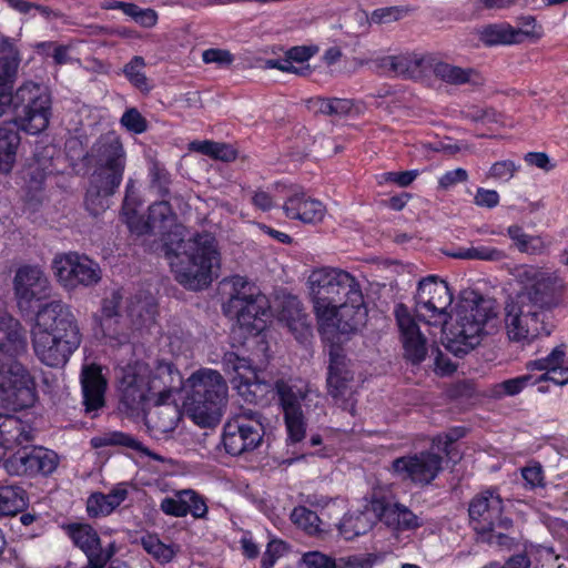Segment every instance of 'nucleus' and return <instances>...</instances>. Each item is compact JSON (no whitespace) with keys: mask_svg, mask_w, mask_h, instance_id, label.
Masks as SVG:
<instances>
[{"mask_svg":"<svg viewBox=\"0 0 568 568\" xmlns=\"http://www.w3.org/2000/svg\"><path fill=\"white\" fill-rule=\"evenodd\" d=\"M120 216L132 234L142 235V199L133 180L126 184Z\"/></svg>","mask_w":568,"mask_h":568,"instance_id":"33","label":"nucleus"},{"mask_svg":"<svg viewBox=\"0 0 568 568\" xmlns=\"http://www.w3.org/2000/svg\"><path fill=\"white\" fill-rule=\"evenodd\" d=\"M551 316L516 297L505 307V327L511 342L530 344L539 336H548L554 325Z\"/></svg>","mask_w":568,"mask_h":568,"instance_id":"9","label":"nucleus"},{"mask_svg":"<svg viewBox=\"0 0 568 568\" xmlns=\"http://www.w3.org/2000/svg\"><path fill=\"white\" fill-rule=\"evenodd\" d=\"M124 298L123 288L112 290L101 302L100 327L105 336L114 337L120 343H130L131 335L111 331V321L120 316V305Z\"/></svg>","mask_w":568,"mask_h":568,"instance_id":"35","label":"nucleus"},{"mask_svg":"<svg viewBox=\"0 0 568 568\" xmlns=\"http://www.w3.org/2000/svg\"><path fill=\"white\" fill-rule=\"evenodd\" d=\"M125 484L116 485L109 494L94 493L87 500V511L90 517L110 515L126 498Z\"/></svg>","mask_w":568,"mask_h":568,"instance_id":"36","label":"nucleus"},{"mask_svg":"<svg viewBox=\"0 0 568 568\" xmlns=\"http://www.w3.org/2000/svg\"><path fill=\"white\" fill-rule=\"evenodd\" d=\"M452 302L453 293L446 281L436 275L419 281L415 295L417 316L428 325L445 326L447 349L464 357L498 331L499 304L495 298L470 292L459 301L454 314L448 315Z\"/></svg>","mask_w":568,"mask_h":568,"instance_id":"1","label":"nucleus"},{"mask_svg":"<svg viewBox=\"0 0 568 568\" xmlns=\"http://www.w3.org/2000/svg\"><path fill=\"white\" fill-rule=\"evenodd\" d=\"M18 450L8 459L3 466L9 475H50L58 466V456L54 452L43 447H32Z\"/></svg>","mask_w":568,"mask_h":568,"instance_id":"19","label":"nucleus"},{"mask_svg":"<svg viewBox=\"0 0 568 568\" xmlns=\"http://www.w3.org/2000/svg\"><path fill=\"white\" fill-rule=\"evenodd\" d=\"M183 407L191 419L202 427L219 424L227 404L229 387L220 372L201 368L185 382Z\"/></svg>","mask_w":568,"mask_h":568,"instance_id":"5","label":"nucleus"},{"mask_svg":"<svg viewBox=\"0 0 568 568\" xmlns=\"http://www.w3.org/2000/svg\"><path fill=\"white\" fill-rule=\"evenodd\" d=\"M292 521L310 535L320 531L321 519L317 514L304 506L295 507L291 514Z\"/></svg>","mask_w":568,"mask_h":568,"instance_id":"49","label":"nucleus"},{"mask_svg":"<svg viewBox=\"0 0 568 568\" xmlns=\"http://www.w3.org/2000/svg\"><path fill=\"white\" fill-rule=\"evenodd\" d=\"M280 321L285 323L296 338H303L308 333L307 315L303 312L301 302L296 297L285 301L280 312Z\"/></svg>","mask_w":568,"mask_h":568,"instance_id":"38","label":"nucleus"},{"mask_svg":"<svg viewBox=\"0 0 568 568\" xmlns=\"http://www.w3.org/2000/svg\"><path fill=\"white\" fill-rule=\"evenodd\" d=\"M183 231V226L175 223L168 201L149 206L144 236L154 235L160 239V244L155 247L151 245V248L163 253L180 284L189 290H202L211 284L213 270L220 266L217 241L209 232L184 239Z\"/></svg>","mask_w":568,"mask_h":568,"instance_id":"2","label":"nucleus"},{"mask_svg":"<svg viewBox=\"0 0 568 568\" xmlns=\"http://www.w3.org/2000/svg\"><path fill=\"white\" fill-rule=\"evenodd\" d=\"M433 54L415 52L387 55L378 60V67L385 72L406 79H420L429 71Z\"/></svg>","mask_w":568,"mask_h":568,"instance_id":"24","label":"nucleus"},{"mask_svg":"<svg viewBox=\"0 0 568 568\" xmlns=\"http://www.w3.org/2000/svg\"><path fill=\"white\" fill-rule=\"evenodd\" d=\"M503 499L490 489L476 495L468 508L470 521L478 534L493 530L495 527L508 530L513 521L503 516Z\"/></svg>","mask_w":568,"mask_h":568,"instance_id":"15","label":"nucleus"},{"mask_svg":"<svg viewBox=\"0 0 568 568\" xmlns=\"http://www.w3.org/2000/svg\"><path fill=\"white\" fill-rule=\"evenodd\" d=\"M271 387L278 397L288 439L301 442L306 434V420L323 413L321 394L310 383L297 378H278Z\"/></svg>","mask_w":568,"mask_h":568,"instance_id":"6","label":"nucleus"},{"mask_svg":"<svg viewBox=\"0 0 568 568\" xmlns=\"http://www.w3.org/2000/svg\"><path fill=\"white\" fill-rule=\"evenodd\" d=\"M91 445L94 448H101L104 446H123L135 452H142V444L131 435L122 432H112L95 436L91 439Z\"/></svg>","mask_w":568,"mask_h":568,"instance_id":"46","label":"nucleus"},{"mask_svg":"<svg viewBox=\"0 0 568 568\" xmlns=\"http://www.w3.org/2000/svg\"><path fill=\"white\" fill-rule=\"evenodd\" d=\"M531 371H546L537 381H551L558 385L568 383V358L564 345L555 347L544 358L531 361L527 364Z\"/></svg>","mask_w":568,"mask_h":568,"instance_id":"30","label":"nucleus"},{"mask_svg":"<svg viewBox=\"0 0 568 568\" xmlns=\"http://www.w3.org/2000/svg\"><path fill=\"white\" fill-rule=\"evenodd\" d=\"M28 505L26 490L16 483L0 481V516H14Z\"/></svg>","mask_w":568,"mask_h":568,"instance_id":"39","label":"nucleus"},{"mask_svg":"<svg viewBox=\"0 0 568 568\" xmlns=\"http://www.w3.org/2000/svg\"><path fill=\"white\" fill-rule=\"evenodd\" d=\"M521 284L518 298L550 315L562 300L567 284L557 272H549L535 265H523L516 270Z\"/></svg>","mask_w":568,"mask_h":568,"instance_id":"7","label":"nucleus"},{"mask_svg":"<svg viewBox=\"0 0 568 568\" xmlns=\"http://www.w3.org/2000/svg\"><path fill=\"white\" fill-rule=\"evenodd\" d=\"M150 189L161 196L170 192L171 176L168 170L155 159L149 161Z\"/></svg>","mask_w":568,"mask_h":568,"instance_id":"48","label":"nucleus"},{"mask_svg":"<svg viewBox=\"0 0 568 568\" xmlns=\"http://www.w3.org/2000/svg\"><path fill=\"white\" fill-rule=\"evenodd\" d=\"M43 151L45 153L43 158H40L39 153L34 154V161L29 165L27 171L26 197L33 206H38L45 199L43 193L44 182L47 176L54 171L50 150L44 148Z\"/></svg>","mask_w":568,"mask_h":568,"instance_id":"25","label":"nucleus"},{"mask_svg":"<svg viewBox=\"0 0 568 568\" xmlns=\"http://www.w3.org/2000/svg\"><path fill=\"white\" fill-rule=\"evenodd\" d=\"M20 60L17 53L0 57V116L16 112V93L12 94Z\"/></svg>","mask_w":568,"mask_h":568,"instance_id":"32","label":"nucleus"},{"mask_svg":"<svg viewBox=\"0 0 568 568\" xmlns=\"http://www.w3.org/2000/svg\"><path fill=\"white\" fill-rule=\"evenodd\" d=\"M327 376L353 377L352 372L348 369V363L343 349L334 345L329 348Z\"/></svg>","mask_w":568,"mask_h":568,"instance_id":"53","label":"nucleus"},{"mask_svg":"<svg viewBox=\"0 0 568 568\" xmlns=\"http://www.w3.org/2000/svg\"><path fill=\"white\" fill-rule=\"evenodd\" d=\"M315 315L325 331L351 334L364 325L367 308L358 280L347 271L323 266L307 277Z\"/></svg>","mask_w":568,"mask_h":568,"instance_id":"3","label":"nucleus"},{"mask_svg":"<svg viewBox=\"0 0 568 568\" xmlns=\"http://www.w3.org/2000/svg\"><path fill=\"white\" fill-rule=\"evenodd\" d=\"M125 312L133 326V333L139 332L142 326V305L141 298L138 295L126 298Z\"/></svg>","mask_w":568,"mask_h":568,"instance_id":"62","label":"nucleus"},{"mask_svg":"<svg viewBox=\"0 0 568 568\" xmlns=\"http://www.w3.org/2000/svg\"><path fill=\"white\" fill-rule=\"evenodd\" d=\"M0 373L2 400L13 409L30 407L36 400V383L28 368L18 358L4 361Z\"/></svg>","mask_w":568,"mask_h":568,"instance_id":"13","label":"nucleus"},{"mask_svg":"<svg viewBox=\"0 0 568 568\" xmlns=\"http://www.w3.org/2000/svg\"><path fill=\"white\" fill-rule=\"evenodd\" d=\"M353 377L327 376L328 394L335 399V403L344 409L353 410L352 392L349 383Z\"/></svg>","mask_w":568,"mask_h":568,"instance_id":"45","label":"nucleus"},{"mask_svg":"<svg viewBox=\"0 0 568 568\" xmlns=\"http://www.w3.org/2000/svg\"><path fill=\"white\" fill-rule=\"evenodd\" d=\"M302 562L307 568H342L335 559L320 551H308L303 555Z\"/></svg>","mask_w":568,"mask_h":568,"instance_id":"56","label":"nucleus"},{"mask_svg":"<svg viewBox=\"0 0 568 568\" xmlns=\"http://www.w3.org/2000/svg\"><path fill=\"white\" fill-rule=\"evenodd\" d=\"M51 116L49 90L34 82H26L16 91V121L29 134L47 129Z\"/></svg>","mask_w":568,"mask_h":568,"instance_id":"10","label":"nucleus"},{"mask_svg":"<svg viewBox=\"0 0 568 568\" xmlns=\"http://www.w3.org/2000/svg\"><path fill=\"white\" fill-rule=\"evenodd\" d=\"M32 440L31 428L13 415H0V447L13 449Z\"/></svg>","mask_w":568,"mask_h":568,"instance_id":"34","label":"nucleus"},{"mask_svg":"<svg viewBox=\"0 0 568 568\" xmlns=\"http://www.w3.org/2000/svg\"><path fill=\"white\" fill-rule=\"evenodd\" d=\"M469 253V260L499 262L506 258V253L503 250L485 245L471 246Z\"/></svg>","mask_w":568,"mask_h":568,"instance_id":"58","label":"nucleus"},{"mask_svg":"<svg viewBox=\"0 0 568 568\" xmlns=\"http://www.w3.org/2000/svg\"><path fill=\"white\" fill-rule=\"evenodd\" d=\"M120 123L126 131L132 133H142V114L135 108L128 109Z\"/></svg>","mask_w":568,"mask_h":568,"instance_id":"64","label":"nucleus"},{"mask_svg":"<svg viewBox=\"0 0 568 568\" xmlns=\"http://www.w3.org/2000/svg\"><path fill=\"white\" fill-rule=\"evenodd\" d=\"M52 268L60 284L69 291L78 287H93L102 280L99 263L77 252L55 256Z\"/></svg>","mask_w":568,"mask_h":568,"instance_id":"12","label":"nucleus"},{"mask_svg":"<svg viewBox=\"0 0 568 568\" xmlns=\"http://www.w3.org/2000/svg\"><path fill=\"white\" fill-rule=\"evenodd\" d=\"M118 389L119 409L130 418H138L142 413V364L139 358L129 361L119 367Z\"/></svg>","mask_w":568,"mask_h":568,"instance_id":"17","label":"nucleus"},{"mask_svg":"<svg viewBox=\"0 0 568 568\" xmlns=\"http://www.w3.org/2000/svg\"><path fill=\"white\" fill-rule=\"evenodd\" d=\"M313 108L326 115H346L351 112L354 103L349 99L338 98H315L311 100Z\"/></svg>","mask_w":568,"mask_h":568,"instance_id":"47","label":"nucleus"},{"mask_svg":"<svg viewBox=\"0 0 568 568\" xmlns=\"http://www.w3.org/2000/svg\"><path fill=\"white\" fill-rule=\"evenodd\" d=\"M122 178L123 172L119 170L94 166L84 199L85 209L91 215L99 216L110 207L111 197L120 186Z\"/></svg>","mask_w":568,"mask_h":568,"instance_id":"16","label":"nucleus"},{"mask_svg":"<svg viewBox=\"0 0 568 568\" xmlns=\"http://www.w3.org/2000/svg\"><path fill=\"white\" fill-rule=\"evenodd\" d=\"M28 349L27 331L4 311L0 298V373L6 367L4 361L19 358Z\"/></svg>","mask_w":568,"mask_h":568,"instance_id":"22","label":"nucleus"},{"mask_svg":"<svg viewBox=\"0 0 568 568\" xmlns=\"http://www.w3.org/2000/svg\"><path fill=\"white\" fill-rule=\"evenodd\" d=\"M443 458L432 452H420L395 458L388 467L389 473L402 481L426 486L442 470Z\"/></svg>","mask_w":568,"mask_h":568,"instance_id":"14","label":"nucleus"},{"mask_svg":"<svg viewBox=\"0 0 568 568\" xmlns=\"http://www.w3.org/2000/svg\"><path fill=\"white\" fill-rule=\"evenodd\" d=\"M373 527V521L364 511H352L346 514L339 523L338 529L346 540L366 534Z\"/></svg>","mask_w":568,"mask_h":568,"instance_id":"43","label":"nucleus"},{"mask_svg":"<svg viewBox=\"0 0 568 568\" xmlns=\"http://www.w3.org/2000/svg\"><path fill=\"white\" fill-rule=\"evenodd\" d=\"M263 415L256 410L242 409L226 420L223 427V445L233 456L257 448L265 433Z\"/></svg>","mask_w":568,"mask_h":568,"instance_id":"11","label":"nucleus"},{"mask_svg":"<svg viewBox=\"0 0 568 568\" xmlns=\"http://www.w3.org/2000/svg\"><path fill=\"white\" fill-rule=\"evenodd\" d=\"M67 531L74 545L85 555L103 551L100 545V538L97 531L87 524L68 525Z\"/></svg>","mask_w":568,"mask_h":568,"instance_id":"42","label":"nucleus"},{"mask_svg":"<svg viewBox=\"0 0 568 568\" xmlns=\"http://www.w3.org/2000/svg\"><path fill=\"white\" fill-rule=\"evenodd\" d=\"M518 27H514V38L516 44L524 42L525 39H539L542 36V28L536 21L534 16H521L517 19Z\"/></svg>","mask_w":568,"mask_h":568,"instance_id":"50","label":"nucleus"},{"mask_svg":"<svg viewBox=\"0 0 568 568\" xmlns=\"http://www.w3.org/2000/svg\"><path fill=\"white\" fill-rule=\"evenodd\" d=\"M476 33L486 47L516 44L514 27L507 22L485 24Z\"/></svg>","mask_w":568,"mask_h":568,"instance_id":"40","label":"nucleus"},{"mask_svg":"<svg viewBox=\"0 0 568 568\" xmlns=\"http://www.w3.org/2000/svg\"><path fill=\"white\" fill-rule=\"evenodd\" d=\"M19 144L17 122H4L0 125V171L2 173H9L12 170Z\"/></svg>","mask_w":568,"mask_h":568,"instance_id":"37","label":"nucleus"},{"mask_svg":"<svg viewBox=\"0 0 568 568\" xmlns=\"http://www.w3.org/2000/svg\"><path fill=\"white\" fill-rule=\"evenodd\" d=\"M288 550V546L283 540L273 539L267 544L266 550L263 555L261 565L262 568H271L275 561L281 558Z\"/></svg>","mask_w":568,"mask_h":568,"instance_id":"57","label":"nucleus"},{"mask_svg":"<svg viewBox=\"0 0 568 568\" xmlns=\"http://www.w3.org/2000/svg\"><path fill=\"white\" fill-rule=\"evenodd\" d=\"M144 550L160 564L171 561L175 554L171 546L163 544L154 536H148V538H144Z\"/></svg>","mask_w":568,"mask_h":568,"instance_id":"52","label":"nucleus"},{"mask_svg":"<svg viewBox=\"0 0 568 568\" xmlns=\"http://www.w3.org/2000/svg\"><path fill=\"white\" fill-rule=\"evenodd\" d=\"M371 507L376 517L394 530H413L423 525L417 515L392 497L374 493Z\"/></svg>","mask_w":568,"mask_h":568,"instance_id":"20","label":"nucleus"},{"mask_svg":"<svg viewBox=\"0 0 568 568\" xmlns=\"http://www.w3.org/2000/svg\"><path fill=\"white\" fill-rule=\"evenodd\" d=\"M417 170L403 172H386L381 175L379 183L393 182L402 187H405L408 186L417 178Z\"/></svg>","mask_w":568,"mask_h":568,"instance_id":"63","label":"nucleus"},{"mask_svg":"<svg viewBox=\"0 0 568 568\" xmlns=\"http://www.w3.org/2000/svg\"><path fill=\"white\" fill-rule=\"evenodd\" d=\"M465 436V429L462 427H455L449 429L444 435H438L433 439V445L439 449H443L447 456H449V446Z\"/></svg>","mask_w":568,"mask_h":568,"instance_id":"61","label":"nucleus"},{"mask_svg":"<svg viewBox=\"0 0 568 568\" xmlns=\"http://www.w3.org/2000/svg\"><path fill=\"white\" fill-rule=\"evenodd\" d=\"M146 378L149 394L144 395V402L154 399L155 404L168 403L172 393L180 392L184 386L180 372L165 361H156Z\"/></svg>","mask_w":568,"mask_h":568,"instance_id":"21","label":"nucleus"},{"mask_svg":"<svg viewBox=\"0 0 568 568\" xmlns=\"http://www.w3.org/2000/svg\"><path fill=\"white\" fill-rule=\"evenodd\" d=\"M31 335L37 357L50 367L63 366L82 341L71 306L59 300L39 308Z\"/></svg>","mask_w":568,"mask_h":568,"instance_id":"4","label":"nucleus"},{"mask_svg":"<svg viewBox=\"0 0 568 568\" xmlns=\"http://www.w3.org/2000/svg\"><path fill=\"white\" fill-rule=\"evenodd\" d=\"M234 293L225 305V313L235 316L241 328L257 335L265 328L270 305L267 297L253 283L242 276L232 278Z\"/></svg>","mask_w":568,"mask_h":568,"instance_id":"8","label":"nucleus"},{"mask_svg":"<svg viewBox=\"0 0 568 568\" xmlns=\"http://www.w3.org/2000/svg\"><path fill=\"white\" fill-rule=\"evenodd\" d=\"M81 386L87 413L95 412L105 405L108 382L98 365L92 364L82 368Z\"/></svg>","mask_w":568,"mask_h":568,"instance_id":"27","label":"nucleus"},{"mask_svg":"<svg viewBox=\"0 0 568 568\" xmlns=\"http://www.w3.org/2000/svg\"><path fill=\"white\" fill-rule=\"evenodd\" d=\"M204 63H215L219 67H227L233 63L234 55L224 49H207L202 53Z\"/></svg>","mask_w":568,"mask_h":568,"instance_id":"60","label":"nucleus"},{"mask_svg":"<svg viewBox=\"0 0 568 568\" xmlns=\"http://www.w3.org/2000/svg\"><path fill=\"white\" fill-rule=\"evenodd\" d=\"M49 290L50 282L39 266L22 265L16 271L13 293L21 311H30L34 301L49 296Z\"/></svg>","mask_w":568,"mask_h":568,"instance_id":"18","label":"nucleus"},{"mask_svg":"<svg viewBox=\"0 0 568 568\" xmlns=\"http://www.w3.org/2000/svg\"><path fill=\"white\" fill-rule=\"evenodd\" d=\"M222 363L227 372H234L239 375L241 378L240 389L244 386L250 393L254 394L256 390L267 392L271 388V384L260 377L248 358L240 356L235 352H226Z\"/></svg>","mask_w":568,"mask_h":568,"instance_id":"29","label":"nucleus"},{"mask_svg":"<svg viewBox=\"0 0 568 568\" xmlns=\"http://www.w3.org/2000/svg\"><path fill=\"white\" fill-rule=\"evenodd\" d=\"M538 381L534 379L531 375H523L515 378L506 379L495 386V394L498 396H515L519 394L528 385H534Z\"/></svg>","mask_w":568,"mask_h":568,"instance_id":"51","label":"nucleus"},{"mask_svg":"<svg viewBox=\"0 0 568 568\" xmlns=\"http://www.w3.org/2000/svg\"><path fill=\"white\" fill-rule=\"evenodd\" d=\"M283 210L287 217L311 224L322 222L326 214V206L320 200L313 199L302 191L290 195Z\"/></svg>","mask_w":568,"mask_h":568,"instance_id":"26","label":"nucleus"},{"mask_svg":"<svg viewBox=\"0 0 568 568\" xmlns=\"http://www.w3.org/2000/svg\"><path fill=\"white\" fill-rule=\"evenodd\" d=\"M394 315L400 333L405 357L413 364H419L427 354L425 336L420 333L418 324L406 305L397 304Z\"/></svg>","mask_w":568,"mask_h":568,"instance_id":"23","label":"nucleus"},{"mask_svg":"<svg viewBox=\"0 0 568 568\" xmlns=\"http://www.w3.org/2000/svg\"><path fill=\"white\" fill-rule=\"evenodd\" d=\"M154 412L148 413L144 425L160 433H168L176 427L180 419V410L176 405L155 404Z\"/></svg>","mask_w":568,"mask_h":568,"instance_id":"41","label":"nucleus"},{"mask_svg":"<svg viewBox=\"0 0 568 568\" xmlns=\"http://www.w3.org/2000/svg\"><path fill=\"white\" fill-rule=\"evenodd\" d=\"M90 162L94 166L124 172L125 152L119 138L112 134L102 136L91 149Z\"/></svg>","mask_w":568,"mask_h":568,"instance_id":"28","label":"nucleus"},{"mask_svg":"<svg viewBox=\"0 0 568 568\" xmlns=\"http://www.w3.org/2000/svg\"><path fill=\"white\" fill-rule=\"evenodd\" d=\"M429 71L440 81L450 85H481L484 79L474 68H463L438 59L433 54Z\"/></svg>","mask_w":568,"mask_h":568,"instance_id":"31","label":"nucleus"},{"mask_svg":"<svg viewBox=\"0 0 568 568\" xmlns=\"http://www.w3.org/2000/svg\"><path fill=\"white\" fill-rule=\"evenodd\" d=\"M507 235L520 253L540 254L545 248L540 237L527 234L519 225L508 226Z\"/></svg>","mask_w":568,"mask_h":568,"instance_id":"44","label":"nucleus"},{"mask_svg":"<svg viewBox=\"0 0 568 568\" xmlns=\"http://www.w3.org/2000/svg\"><path fill=\"white\" fill-rule=\"evenodd\" d=\"M181 496L184 497L186 505V515L191 514L196 519H203L207 515V506L204 498L193 489H182Z\"/></svg>","mask_w":568,"mask_h":568,"instance_id":"54","label":"nucleus"},{"mask_svg":"<svg viewBox=\"0 0 568 568\" xmlns=\"http://www.w3.org/2000/svg\"><path fill=\"white\" fill-rule=\"evenodd\" d=\"M518 170V166L511 160L495 162L488 172V175L496 180L509 181Z\"/></svg>","mask_w":568,"mask_h":568,"instance_id":"59","label":"nucleus"},{"mask_svg":"<svg viewBox=\"0 0 568 568\" xmlns=\"http://www.w3.org/2000/svg\"><path fill=\"white\" fill-rule=\"evenodd\" d=\"M186 505L184 497L181 496V490L176 491L173 497H165L161 500L160 508L161 510L170 516L174 517H185L186 516Z\"/></svg>","mask_w":568,"mask_h":568,"instance_id":"55","label":"nucleus"}]
</instances>
